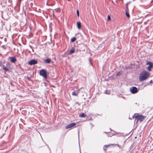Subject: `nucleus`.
I'll list each match as a JSON object with an SVG mask.
<instances>
[{"label": "nucleus", "instance_id": "72a5a7b5", "mask_svg": "<svg viewBox=\"0 0 153 153\" xmlns=\"http://www.w3.org/2000/svg\"><path fill=\"white\" fill-rule=\"evenodd\" d=\"M104 133H107V132H104Z\"/></svg>", "mask_w": 153, "mask_h": 153}, {"label": "nucleus", "instance_id": "7c9ffc66", "mask_svg": "<svg viewBox=\"0 0 153 153\" xmlns=\"http://www.w3.org/2000/svg\"><path fill=\"white\" fill-rule=\"evenodd\" d=\"M153 1V0H152V1H151V2H152V1Z\"/></svg>", "mask_w": 153, "mask_h": 153}, {"label": "nucleus", "instance_id": "dca6fc26", "mask_svg": "<svg viewBox=\"0 0 153 153\" xmlns=\"http://www.w3.org/2000/svg\"><path fill=\"white\" fill-rule=\"evenodd\" d=\"M126 16L128 17V18H129L130 17V15L129 13H128L126 11Z\"/></svg>", "mask_w": 153, "mask_h": 153}, {"label": "nucleus", "instance_id": "2eb2a0df", "mask_svg": "<svg viewBox=\"0 0 153 153\" xmlns=\"http://www.w3.org/2000/svg\"><path fill=\"white\" fill-rule=\"evenodd\" d=\"M64 137H61L59 139L60 141L62 142L63 143L64 141Z\"/></svg>", "mask_w": 153, "mask_h": 153}, {"label": "nucleus", "instance_id": "bb28decb", "mask_svg": "<svg viewBox=\"0 0 153 153\" xmlns=\"http://www.w3.org/2000/svg\"><path fill=\"white\" fill-rule=\"evenodd\" d=\"M27 78L28 80H30L31 79L30 78V77H27Z\"/></svg>", "mask_w": 153, "mask_h": 153}, {"label": "nucleus", "instance_id": "4be33fe9", "mask_svg": "<svg viewBox=\"0 0 153 153\" xmlns=\"http://www.w3.org/2000/svg\"><path fill=\"white\" fill-rule=\"evenodd\" d=\"M1 48H2L4 50H5L6 48L5 47V46L4 45H3L1 46Z\"/></svg>", "mask_w": 153, "mask_h": 153}, {"label": "nucleus", "instance_id": "5701e85b", "mask_svg": "<svg viewBox=\"0 0 153 153\" xmlns=\"http://www.w3.org/2000/svg\"><path fill=\"white\" fill-rule=\"evenodd\" d=\"M112 144H111V145H105L104 146V147H105L106 148H107V147L111 145Z\"/></svg>", "mask_w": 153, "mask_h": 153}, {"label": "nucleus", "instance_id": "f257e3e1", "mask_svg": "<svg viewBox=\"0 0 153 153\" xmlns=\"http://www.w3.org/2000/svg\"><path fill=\"white\" fill-rule=\"evenodd\" d=\"M150 73L145 70H143L140 74L139 81H142L146 80L149 76Z\"/></svg>", "mask_w": 153, "mask_h": 153}, {"label": "nucleus", "instance_id": "f8f14e48", "mask_svg": "<svg viewBox=\"0 0 153 153\" xmlns=\"http://www.w3.org/2000/svg\"><path fill=\"white\" fill-rule=\"evenodd\" d=\"M1 66L2 67L3 69L4 70L7 71H9V69L8 68H7V67H6L4 65H2Z\"/></svg>", "mask_w": 153, "mask_h": 153}, {"label": "nucleus", "instance_id": "4468645a", "mask_svg": "<svg viewBox=\"0 0 153 153\" xmlns=\"http://www.w3.org/2000/svg\"><path fill=\"white\" fill-rule=\"evenodd\" d=\"M76 37H73L71 39V42H74L76 41Z\"/></svg>", "mask_w": 153, "mask_h": 153}, {"label": "nucleus", "instance_id": "cd10ccee", "mask_svg": "<svg viewBox=\"0 0 153 153\" xmlns=\"http://www.w3.org/2000/svg\"><path fill=\"white\" fill-rule=\"evenodd\" d=\"M103 149L105 151H106V149H105L104 148H103Z\"/></svg>", "mask_w": 153, "mask_h": 153}, {"label": "nucleus", "instance_id": "7ed1b4c3", "mask_svg": "<svg viewBox=\"0 0 153 153\" xmlns=\"http://www.w3.org/2000/svg\"><path fill=\"white\" fill-rule=\"evenodd\" d=\"M40 75L42 76L45 79L47 78V74L46 70L44 69H42L40 70L39 72Z\"/></svg>", "mask_w": 153, "mask_h": 153}, {"label": "nucleus", "instance_id": "f03ea898", "mask_svg": "<svg viewBox=\"0 0 153 153\" xmlns=\"http://www.w3.org/2000/svg\"><path fill=\"white\" fill-rule=\"evenodd\" d=\"M133 118L134 117H135V120L134 121L136 120V123H137L138 121H139L140 122H141L144 120L145 118L146 117L144 116H143L142 115H137L136 116L134 114L132 117Z\"/></svg>", "mask_w": 153, "mask_h": 153}, {"label": "nucleus", "instance_id": "473e14b6", "mask_svg": "<svg viewBox=\"0 0 153 153\" xmlns=\"http://www.w3.org/2000/svg\"><path fill=\"white\" fill-rule=\"evenodd\" d=\"M80 46H81V45H79L78 46V47H80Z\"/></svg>", "mask_w": 153, "mask_h": 153}, {"label": "nucleus", "instance_id": "b1692460", "mask_svg": "<svg viewBox=\"0 0 153 153\" xmlns=\"http://www.w3.org/2000/svg\"><path fill=\"white\" fill-rule=\"evenodd\" d=\"M41 10L39 9H36V11L37 12H40V13H41Z\"/></svg>", "mask_w": 153, "mask_h": 153}, {"label": "nucleus", "instance_id": "9b49d317", "mask_svg": "<svg viewBox=\"0 0 153 153\" xmlns=\"http://www.w3.org/2000/svg\"><path fill=\"white\" fill-rule=\"evenodd\" d=\"M79 90H77L75 91H73L72 93V95L73 96H77L78 95L79 93Z\"/></svg>", "mask_w": 153, "mask_h": 153}, {"label": "nucleus", "instance_id": "9d476101", "mask_svg": "<svg viewBox=\"0 0 153 153\" xmlns=\"http://www.w3.org/2000/svg\"><path fill=\"white\" fill-rule=\"evenodd\" d=\"M75 51V50L74 48L72 47L70 51L69 52H68V54L69 55H71Z\"/></svg>", "mask_w": 153, "mask_h": 153}, {"label": "nucleus", "instance_id": "1a4fd4ad", "mask_svg": "<svg viewBox=\"0 0 153 153\" xmlns=\"http://www.w3.org/2000/svg\"><path fill=\"white\" fill-rule=\"evenodd\" d=\"M51 59L49 58H47L44 60V62L45 63H49L51 62Z\"/></svg>", "mask_w": 153, "mask_h": 153}, {"label": "nucleus", "instance_id": "ddd939ff", "mask_svg": "<svg viewBox=\"0 0 153 153\" xmlns=\"http://www.w3.org/2000/svg\"><path fill=\"white\" fill-rule=\"evenodd\" d=\"M77 26L78 28L79 29H80L81 28V23L80 22H77Z\"/></svg>", "mask_w": 153, "mask_h": 153}, {"label": "nucleus", "instance_id": "0eeeda50", "mask_svg": "<svg viewBox=\"0 0 153 153\" xmlns=\"http://www.w3.org/2000/svg\"><path fill=\"white\" fill-rule=\"evenodd\" d=\"M9 58L12 63H15L17 61V59L15 57H9Z\"/></svg>", "mask_w": 153, "mask_h": 153}, {"label": "nucleus", "instance_id": "a211bd4d", "mask_svg": "<svg viewBox=\"0 0 153 153\" xmlns=\"http://www.w3.org/2000/svg\"><path fill=\"white\" fill-rule=\"evenodd\" d=\"M79 116L81 117H84L85 116V114L84 113H82L80 114Z\"/></svg>", "mask_w": 153, "mask_h": 153}, {"label": "nucleus", "instance_id": "423d86ee", "mask_svg": "<svg viewBox=\"0 0 153 153\" xmlns=\"http://www.w3.org/2000/svg\"><path fill=\"white\" fill-rule=\"evenodd\" d=\"M76 125V123H70L65 127V128L66 129H68L75 126Z\"/></svg>", "mask_w": 153, "mask_h": 153}, {"label": "nucleus", "instance_id": "20e7f679", "mask_svg": "<svg viewBox=\"0 0 153 153\" xmlns=\"http://www.w3.org/2000/svg\"><path fill=\"white\" fill-rule=\"evenodd\" d=\"M146 65H149V66L147 67V69L148 71H151V69L153 67V63L150 62L148 61L146 63Z\"/></svg>", "mask_w": 153, "mask_h": 153}, {"label": "nucleus", "instance_id": "f3484780", "mask_svg": "<svg viewBox=\"0 0 153 153\" xmlns=\"http://www.w3.org/2000/svg\"><path fill=\"white\" fill-rule=\"evenodd\" d=\"M109 91L107 90L105 91L104 93L105 94H109Z\"/></svg>", "mask_w": 153, "mask_h": 153}, {"label": "nucleus", "instance_id": "f704fd0d", "mask_svg": "<svg viewBox=\"0 0 153 153\" xmlns=\"http://www.w3.org/2000/svg\"><path fill=\"white\" fill-rule=\"evenodd\" d=\"M76 103L77 104H78V103L77 102H76Z\"/></svg>", "mask_w": 153, "mask_h": 153}, {"label": "nucleus", "instance_id": "6ab92c4d", "mask_svg": "<svg viewBox=\"0 0 153 153\" xmlns=\"http://www.w3.org/2000/svg\"><path fill=\"white\" fill-rule=\"evenodd\" d=\"M76 14H77V16L78 17H79V10L78 9L77 10H76Z\"/></svg>", "mask_w": 153, "mask_h": 153}, {"label": "nucleus", "instance_id": "c9c22d12", "mask_svg": "<svg viewBox=\"0 0 153 153\" xmlns=\"http://www.w3.org/2000/svg\"><path fill=\"white\" fill-rule=\"evenodd\" d=\"M134 1H135V0H133Z\"/></svg>", "mask_w": 153, "mask_h": 153}, {"label": "nucleus", "instance_id": "aec40b11", "mask_svg": "<svg viewBox=\"0 0 153 153\" xmlns=\"http://www.w3.org/2000/svg\"><path fill=\"white\" fill-rule=\"evenodd\" d=\"M89 62L90 63V64H91L92 65V66H93V64L91 62V58H89Z\"/></svg>", "mask_w": 153, "mask_h": 153}, {"label": "nucleus", "instance_id": "c85d7f7f", "mask_svg": "<svg viewBox=\"0 0 153 153\" xmlns=\"http://www.w3.org/2000/svg\"><path fill=\"white\" fill-rule=\"evenodd\" d=\"M4 40L5 41H6V40H7V39L6 38H5L4 39Z\"/></svg>", "mask_w": 153, "mask_h": 153}, {"label": "nucleus", "instance_id": "6e6552de", "mask_svg": "<svg viewBox=\"0 0 153 153\" xmlns=\"http://www.w3.org/2000/svg\"><path fill=\"white\" fill-rule=\"evenodd\" d=\"M37 61L35 59H32L29 62L28 64L30 65H32L37 64Z\"/></svg>", "mask_w": 153, "mask_h": 153}, {"label": "nucleus", "instance_id": "c756f323", "mask_svg": "<svg viewBox=\"0 0 153 153\" xmlns=\"http://www.w3.org/2000/svg\"><path fill=\"white\" fill-rule=\"evenodd\" d=\"M152 80H151L150 81V83H152Z\"/></svg>", "mask_w": 153, "mask_h": 153}, {"label": "nucleus", "instance_id": "a878e982", "mask_svg": "<svg viewBox=\"0 0 153 153\" xmlns=\"http://www.w3.org/2000/svg\"><path fill=\"white\" fill-rule=\"evenodd\" d=\"M6 65L7 66H9L10 65L9 63L7 62V63Z\"/></svg>", "mask_w": 153, "mask_h": 153}, {"label": "nucleus", "instance_id": "2f4dec72", "mask_svg": "<svg viewBox=\"0 0 153 153\" xmlns=\"http://www.w3.org/2000/svg\"><path fill=\"white\" fill-rule=\"evenodd\" d=\"M82 45L83 47H84V45Z\"/></svg>", "mask_w": 153, "mask_h": 153}, {"label": "nucleus", "instance_id": "412c9836", "mask_svg": "<svg viewBox=\"0 0 153 153\" xmlns=\"http://www.w3.org/2000/svg\"><path fill=\"white\" fill-rule=\"evenodd\" d=\"M120 75V71H119L118 72H117V74H116V76H119Z\"/></svg>", "mask_w": 153, "mask_h": 153}, {"label": "nucleus", "instance_id": "393cba45", "mask_svg": "<svg viewBox=\"0 0 153 153\" xmlns=\"http://www.w3.org/2000/svg\"><path fill=\"white\" fill-rule=\"evenodd\" d=\"M108 21L109 20H111V18H110V16H109V15L108 16Z\"/></svg>", "mask_w": 153, "mask_h": 153}, {"label": "nucleus", "instance_id": "39448f33", "mask_svg": "<svg viewBox=\"0 0 153 153\" xmlns=\"http://www.w3.org/2000/svg\"><path fill=\"white\" fill-rule=\"evenodd\" d=\"M130 91L133 94H135L138 92L137 88L136 87L134 86L130 88Z\"/></svg>", "mask_w": 153, "mask_h": 153}]
</instances>
